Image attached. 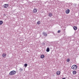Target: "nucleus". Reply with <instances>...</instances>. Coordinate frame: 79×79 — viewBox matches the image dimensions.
<instances>
[{"instance_id":"ddd939ff","label":"nucleus","mask_w":79,"mask_h":79,"mask_svg":"<svg viewBox=\"0 0 79 79\" xmlns=\"http://www.w3.org/2000/svg\"><path fill=\"white\" fill-rule=\"evenodd\" d=\"M46 51L47 52H50V48H47L46 49Z\"/></svg>"},{"instance_id":"39448f33","label":"nucleus","mask_w":79,"mask_h":79,"mask_svg":"<svg viewBox=\"0 0 79 79\" xmlns=\"http://www.w3.org/2000/svg\"><path fill=\"white\" fill-rule=\"evenodd\" d=\"M33 13H37V10L36 9H34L33 10Z\"/></svg>"},{"instance_id":"0eeeda50","label":"nucleus","mask_w":79,"mask_h":79,"mask_svg":"<svg viewBox=\"0 0 79 79\" xmlns=\"http://www.w3.org/2000/svg\"><path fill=\"white\" fill-rule=\"evenodd\" d=\"M2 56H3V57H4V58H5V57H6V54L5 53H3L2 54Z\"/></svg>"},{"instance_id":"9b49d317","label":"nucleus","mask_w":79,"mask_h":79,"mask_svg":"<svg viewBox=\"0 0 79 79\" xmlns=\"http://www.w3.org/2000/svg\"><path fill=\"white\" fill-rule=\"evenodd\" d=\"M44 57L45 56H44V55H42L40 56L41 58H44Z\"/></svg>"},{"instance_id":"dca6fc26","label":"nucleus","mask_w":79,"mask_h":79,"mask_svg":"<svg viewBox=\"0 0 79 79\" xmlns=\"http://www.w3.org/2000/svg\"><path fill=\"white\" fill-rule=\"evenodd\" d=\"M3 24V21H0V25H2Z\"/></svg>"},{"instance_id":"f03ea898","label":"nucleus","mask_w":79,"mask_h":79,"mask_svg":"<svg viewBox=\"0 0 79 79\" xmlns=\"http://www.w3.org/2000/svg\"><path fill=\"white\" fill-rule=\"evenodd\" d=\"M71 68L74 70H76L77 68V66L76 65H73L72 66Z\"/></svg>"},{"instance_id":"20e7f679","label":"nucleus","mask_w":79,"mask_h":79,"mask_svg":"<svg viewBox=\"0 0 79 79\" xmlns=\"http://www.w3.org/2000/svg\"><path fill=\"white\" fill-rule=\"evenodd\" d=\"M8 6V4H5L4 5V7L5 8H6Z\"/></svg>"},{"instance_id":"f3484780","label":"nucleus","mask_w":79,"mask_h":79,"mask_svg":"<svg viewBox=\"0 0 79 79\" xmlns=\"http://www.w3.org/2000/svg\"><path fill=\"white\" fill-rule=\"evenodd\" d=\"M37 24H40V21H38L37 22Z\"/></svg>"},{"instance_id":"6ab92c4d","label":"nucleus","mask_w":79,"mask_h":79,"mask_svg":"<svg viewBox=\"0 0 79 79\" xmlns=\"http://www.w3.org/2000/svg\"><path fill=\"white\" fill-rule=\"evenodd\" d=\"M24 65L25 67H27V64H25Z\"/></svg>"},{"instance_id":"412c9836","label":"nucleus","mask_w":79,"mask_h":79,"mask_svg":"<svg viewBox=\"0 0 79 79\" xmlns=\"http://www.w3.org/2000/svg\"><path fill=\"white\" fill-rule=\"evenodd\" d=\"M62 79H66V78H63Z\"/></svg>"},{"instance_id":"4468645a","label":"nucleus","mask_w":79,"mask_h":79,"mask_svg":"<svg viewBox=\"0 0 79 79\" xmlns=\"http://www.w3.org/2000/svg\"><path fill=\"white\" fill-rule=\"evenodd\" d=\"M41 4H45L46 3H47V2H44L43 1H41Z\"/></svg>"},{"instance_id":"423d86ee","label":"nucleus","mask_w":79,"mask_h":79,"mask_svg":"<svg viewBox=\"0 0 79 79\" xmlns=\"http://www.w3.org/2000/svg\"><path fill=\"white\" fill-rule=\"evenodd\" d=\"M19 70L20 72H21L23 71V69L21 67H20Z\"/></svg>"},{"instance_id":"6e6552de","label":"nucleus","mask_w":79,"mask_h":79,"mask_svg":"<svg viewBox=\"0 0 79 79\" xmlns=\"http://www.w3.org/2000/svg\"><path fill=\"white\" fill-rule=\"evenodd\" d=\"M60 73H61L60 71H58L56 73L57 75H60Z\"/></svg>"},{"instance_id":"aec40b11","label":"nucleus","mask_w":79,"mask_h":79,"mask_svg":"<svg viewBox=\"0 0 79 79\" xmlns=\"http://www.w3.org/2000/svg\"><path fill=\"white\" fill-rule=\"evenodd\" d=\"M60 32H61V31H60V30H59L58 31H57V32L58 33H60Z\"/></svg>"},{"instance_id":"2eb2a0df","label":"nucleus","mask_w":79,"mask_h":79,"mask_svg":"<svg viewBox=\"0 0 79 79\" xmlns=\"http://www.w3.org/2000/svg\"><path fill=\"white\" fill-rule=\"evenodd\" d=\"M73 74H76V71H73Z\"/></svg>"},{"instance_id":"f257e3e1","label":"nucleus","mask_w":79,"mask_h":79,"mask_svg":"<svg viewBox=\"0 0 79 79\" xmlns=\"http://www.w3.org/2000/svg\"><path fill=\"white\" fill-rule=\"evenodd\" d=\"M16 73V72L15 70H13L10 72L9 74L10 76H12V75H15Z\"/></svg>"},{"instance_id":"1a4fd4ad","label":"nucleus","mask_w":79,"mask_h":79,"mask_svg":"<svg viewBox=\"0 0 79 79\" xmlns=\"http://www.w3.org/2000/svg\"><path fill=\"white\" fill-rule=\"evenodd\" d=\"M48 16L49 17H52V14L51 13H49L48 14Z\"/></svg>"},{"instance_id":"f8f14e48","label":"nucleus","mask_w":79,"mask_h":79,"mask_svg":"<svg viewBox=\"0 0 79 79\" xmlns=\"http://www.w3.org/2000/svg\"><path fill=\"white\" fill-rule=\"evenodd\" d=\"M77 29V27L75 26L73 27V29L75 30H76Z\"/></svg>"},{"instance_id":"9d476101","label":"nucleus","mask_w":79,"mask_h":79,"mask_svg":"<svg viewBox=\"0 0 79 79\" xmlns=\"http://www.w3.org/2000/svg\"><path fill=\"white\" fill-rule=\"evenodd\" d=\"M43 34L45 37H47V33H45L44 32Z\"/></svg>"},{"instance_id":"7ed1b4c3","label":"nucleus","mask_w":79,"mask_h":79,"mask_svg":"<svg viewBox=\"0 0 79 79\" xmlns=\"http://www.w3.org/2000/svg\"><path fill=\"white\" fill-rule=\"evenodd\" d=\"M69 12H70V10H69V9H67L65 11L66 14H69Z\"/></svg>"},{"instance_id":"a211bd4d","label":"nucleus","mask_w":79,"mask_h":79,"mask_svg":"<svg viewBox=\"0 0 79 79\" xmlns=\"http://www.w3.org/2000/svg\"><path fill=\"white\" fill-rule=\"evenodd\" d=\"M67 62H69L70 61V59H68L66 60Z\"/></svg>"}]
</instances>
